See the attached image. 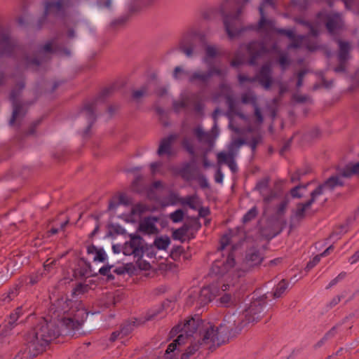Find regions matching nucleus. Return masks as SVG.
I'll return each instance as SVG.
<instances>
[{
	"label": "nucleus",
	"instance_id": "obj_45",
	"mask_svg": "<svg viewBox=\"0 0 359 359\" xmlns=\"http://www.w3.org/2000/svg\"><path fill=\"white\" fill-rule=\"evenodd\" d=\"M309 72V69L304 67L302 69L299 70L297 74V81H296V88H299L302 86L303 80L305 75Z\"/></svg>",
	"mask_w": 359,
	"mask_h": 359
},
{
	"label": "nucleus",
	"instance_id": "obj_46",
	"mask_svg": "<svg viewBox=\"0 0 359 359\" xmlns=\"http://www.w3.org/2000/svg\"><path fill=\"white\" fill-rule=\"evenodd\" d=\"M147 86H143L140 89L133 90L132 92V97L134 100L138 101L147 93Z\"/></svg>",
	"mask_w": 359,
	"mask_h": 359
},
{
	"label": "nucleus",
	"instance_id": "obj_51",
	"mask_svg": "<svg viewBox=\"0 0 359 359\" xmlns=\"http://www.w3.org/2000/svg\"><path fill=\"white\" fill-rule=\"evenodd\" d=\"M257 215V210L255 207L250 210L243 217V221L244 223L249 222L252 219L255 218Z\"/></svg>",
	"mask_w": 359,
	"mask_h": 359
},
{
	"label": "nucleus",
	"instance_id": "obj_43",
	"mask_svg": "<svg viewBox=\"0 0 359 359\" xmlns=\"http://www.w3.org/2000/svg\"><path fill=\"white\" fill-rule=\"evenodd\" d=\"M288 283L284 279L281 280L277 285L276 291L273 294V298H279L287 287Z\"/></svg>",
	"mask_w": 359,
	"mask_h": 359
},
{
	"label": "nucleus",
	"instance_id": "obj_47",
	"mask_svg": "<svg viewBox=\"0 0 359 359\" xmlns=\"http://www.w3.org/2000/svg\"><path fill=\"white\" fill-rule=\"evenodd\" d=\"M88 285H83L81 283H79L73 289L72 292V298L75 297L77 295L83 294L88 290Z\"/></svg>",
	"mask_w": 359,
	"mask_h": 359
},
{
	"label": "nucleus",
	"instance_id": "obj_5",
	"mask_svg": "<svg viewBox=\"0 0 359 359\" xmlns=\"http://www.w3.org/2000/svg\"><path fill=\"white\" fill-rule=\"evenodd\" d=\"M336 173L332 174L323 182L327 191L332 192L337 188L343 187L345 184L344 178H350L353 175H359V162L349 163L344 165H337Z\"/></svg>",
	"mask_w": 359,
	"mask_h": 359
},
{
	"label": "nucleus",
	"instance_id": "obj_36",
	"mask_svg": "<svg viewBox=\"0 0 359 359\" xmlns=\"http://www.w3.org/2000/svg\"><path fill=\"white\" fill-rule=\"evenodd\" d=\"M130 240L128 243L133 247V249H138L143 251L142 238L139 235L130 234Z\"/></svg>",
	"mask_w": 359,
	"mask_h": 359
},
{
	"label": "nucleus",
	"instance_id": "obj_62",
	"mask_svg": "<svg viewBox=\"0 0 359 359\" xmlns=\"http://www.w3.org/2000/svg\"><path fill=\"white\" fill-rule=\"evenodd\" d=\"M116 197H117L120 204L128 205L130 203L129 198L124 194H120Z\"/></svg>",
	"mask_w": 359,
	"mask_h": 359
},
{
	"label": "nucleus",
	"instance_id": "obj_26",
	"mask_svg": "<svg viewBox=\"0 0 359 359\" xmlns=\"http://www.w3.org/2000/svg\"><path fill=\"white\" fill-rule=\"evenodd\" d=\"M177 138L176 135H170L161 140L157 154L159 156L171 154V146L173 142Z\"/></svg>",
	"mask_w": 359,
	"mask_h": 359
},
{
	"label": "nucleus",
	"instance_id": "obj_13",
	"mask_svg": "<svg viewBox=\"0 0 359 359\" xmlns=\"http://www.w3.org/2000/svg\"><path fill=\"white\" fill-rule=\"evenodd\" d=\"M247 49L250 55L249 63L254 65L259 56L271 51H276L277 43H274L271 47H268L264 43L255 41L249 43Z\"/></svg>",
	"mask_w": 359,
	"mask_h": 359
},
{
	"label": "nucleus",
	"instance_id": "obj_40",
	"mask_svg": "<svg viewBox=\"0 0 359 359\" xmlns=\"http://www.w3.org/2000/svg\"><path fill=\"white\" fill-rule=\"evenodd\" d=\"M271 53H276L279 55V58H278V64L280 65V66L281 67L282 69H285L287 67H289L290 65V61L288 60V57H287V54L284 53H281L278 48V47L277 46V50L276 51H271Z\"/></svg>",
	"mask_w": 359,
	"mask_h": 359
},
{
	"label": "nucleus",
	"instance_id": "obj_15",
	"mask_svg": "<svg viewBox=\"0 0 359 359\" xmlns=\"http://www.w3.org/2000/svg\"><path fill=\"white\" fill-rule=\"evenodd\" d=\"M13 111L9 121L10 126H14L16 122H20L26 116L29 107L33 104L31 101H13L11 102Z\"/></svg>",
	"mask_w": 359,
	"mask_h": 359
},
{
	"label": "nucleus",
	"instance_id": "obj_27",
	"mask_svg": "<svg viewBox=\"0 0 359 359\" xmlns=\"http://www.w3.org/2000/svg\"><path fill=\"white\" fill-rule=\"evenodd\" d=\"M156 218L147 217L140 223L138 230L142 233L147 234L156 233L158 229L154 224V222H156Z\"/></svg>",
	"mask_w": 359,
	"mask_h": 359
},
{
	"label": "nucleus",
	"instance_id": "obj_30",
	"mask_svg": "<svg viewBox=\"0 0 359 359\" xmlns=\"http://www.w3.org/2000/svg\"><path fill=\"white\" fill-rule=\"evenodd\" d=\"M339 50L337 55L338 60L347 61L350 58L349 51L351 49L350 44L347 41H338Z\"/></svg>",
	"mask_w": 359,
	"mask_h": 359
},
{
	"label": "nucleus",
	"instance_id": "obj_58",
	"mask_svg": "<svg viewBox=\"0 0 359 359\" xmlns=\"http://www.w3.org/2000/svg\"><path fill=\"white\" fill-rule=\"evenodd\" d=\"M41 123V120L39 119V120H36L35 121H34L29 126V129L27 130V131L26 132V135H34L35 133V130H36V128H37V126L40 124Z\"/></svg>",
	"mask_w": 359,
	"mask_h": 359
},
{
	"label": "nucleus",
	"instance_id": "obj_39",
	"mask_svg": "<svg viewBox=\"0 0 359 359\" xmlns=\"http://www.w3.org/2000/svg\"><path fill=\"white\" fill-rule=\"evenodd\" d=\"M170 257L175 261H180L182 257L185 259L186 256L182 247L177 246L174 248L170 252Z\"/></svg>",
	"mask_w": 359,
	"mask_h": 359
},
{
	"label": "nucleus",
	"instance_id": "obj_14",
	"mask_svg": "<svg viewBox=\"0 0 359 359\" xmlns=\"http://www.w3.org/2000/svg\"><path fill=\"white\" fill-rule=\"evenodd\" d=\"M224 15V25L228 36L230 39H233L240 36L242 34L243 22L241 18L229 16L225 15L222 11Z\"/></svg>",
	"mask_w": 359,
	"mask_h": 359
},
{
	"label": "nucleus",
	"instance_id": "obj_52",
	"mask_svg": "<svg viewBox=\"0 0 359 359\" xmlns=\"http://www.w3.org/2000/svg\"><path fill=\"white\" fill-rule=\"evenodd\" d=\"M320 131L318 128H314L311 130L306 135V141H312L313 140L318 139L320 136Z\"/></svg>",
	"mask_w": 359,
	"mask_h": 359
},
{
	"label": "nucleus",
	"instance_id": "obj_34",
	"mask_svg": "<svg viewBox=\"0 0 359 359\" xmlns=\"http://www.w3.org/2000/svg\"><path fill=\"white\" fill-rule=\"evenodd\" d=\"M25 86L24 82H20L15 85L10 93L9 99L11 102L21 100L20 97L23 89L25 88Z\"/></svg>",
	"mask_w": 359,
	"mask_h": 359
},
{
	"label": "nucleus",
	"instance_id": "obj_18",
	"mask_svg": "<svg viewBox=\"0 0 359 359\" xmlns=\"http://www.w3.org/2000/svg\"><path fill=\"white\" fill-rule=\"evenodd\" d=\"M196 36L189 34L184 36L179 43V50L184 53L187 57H191L195 53Z\"/></svg>",
	"mask_w": 359,
	"mask_h": 359
},
{
	"label": "nucleus",
	"instance_id": "obj_57",
	"mask_svg": "<svg viewBox=\"0 0 359 359\" xmlns=\"http://www.w3.org/2000/svg\"><path fill=\"white\" fill-rule=\"evenodd\" d=\"M219 302L224 306H229L232 304L231 296L229 294H224L219 298Z\"/></svg>",
	"mask_w": 359,
	"mask_h": 359
},
{
	"label": "nucleus",
	"instance_id": "obj_16",
	"mask_svg": "<svg viewBox=\"0 0 359 359\" xmlns=\"http://www.w3.org/2000/svg\"><path fill=\"white\" fill-rule=\"evenodd\" d=\"M283 224L281 217H271L267 219L266 226L262 227L261 233L266 238H271L281 231Z\"/></svg>",
	"mask_w": 359,
	"mask_h": 359
},
{
	"label": "nucleus",
	"instance_id": "obj_8",
	"mask_svg": "<svg viewBox=\"0 0 359 359\" xmlns=\"http://www.w3.org/2000/svg\"><path fill=\"white\" fill-rule=\"evenodd\" d=\"M245 144V141L242 139H238L233 141L229 146L228 151H221L217 154V163L226 164L233 172H236L237 165L235 162V158L238 154L239 148Z\"/></svg>",
	"mask_w": 359,
	"mask_h": 359
},
{
	"label": "nucleus",
	"instance_id": "obj_23",
	"mask_svg": "<svg viewBox=\"0 0 359 359\" xmlns=\"http://www.w3.org/2000/svg\"><path fill=\"white\" fill-rule=\"evenodd\" d=\"M266 25H271V22L269 21V18H264L260 15L259 20L257 25H250L242 27V34L248 31H255L259 33H264L266 35Z\"/></svg>",
	"mask_w": 359,
	"mask_h": 359
},
{
	"label": "nucleus",
	"instance_id": "obj_61",
	"mask_svg": "<svg viewBox=\"0 0 359 359\" xmlns=\"http://www.w3.org/2000/svg\"><path fill=\"white\" fill-rule=\"evenodd\" d=\"M287 203H288V202L285 201H283L280 203L279 207L276 212V217H281L280 216L285 212Z\"/></svg>",
	"mask_w": 359,
	"mask_h": 359
},
{
	"label": "nucleus",
	"instance_id": "obj_63",
	"mask_svg": "<svg viewBox=\"0 0 359 359\" xmlns=\"http://www.w3.org/2000/svg\"><path fill=\"white\" fill-rule=\"evenodd\" d=\"M269 182V178H264L257 184L256 188L260 191L266 189L268 187Z\"/></svg>",
	"mask_w": 359,
	"mask_h": 359
},
{
	"label": "nucleus",
	"instance_id": "obj_28",
	"mask_svg": "<svg viewBox=\"0 0 359 359\" xmlns=\"http://www.w3.org/2000/svg\"><path fill=\"white\" fill-rule=\"evenodd\" d=\"M293 48H299L305 46L309 50H316L320 48L318 44L310 45L308 43V38L306 36L295 35L293 34Z\"/></svg>",
	"mask_w": 359,
	"mask_h": 359
},
{
	"label": "nucleus",
	"instance_id": "obj_2",
	"mask_svg": "<svg viewBox=\"0 0 359 359\" xmlns=\"http://www.w3.org/2000/svg\"><path fill=\"white\" fill-rule=\"evenodd\" d=\"M226 340V328L224 325L215 326L209 325L204 327L199 337L196 340H189L191 343L186 351L182 354L181 359H189L201 346H205L208 349L213 351L224 344Z\"/></svg>",
	"mask_w": 359,
	"mask_h": 359
},
{
	"label": "nucleus",
	"instance_id": "obj_56",
	"mask_svg": "<svg viewBox=\"0 0 359 359\" xmlns=\"http://www.w3.org/2000/svg\"><path fill=\"white\" fill-rule=\"evenodd\" d=\"M187 102L184 100H182L180 101H175L173 102V109L175 111L178 112L180 109L187 107Z\"/></svg>",
	"mask_w": 359,
	"mask_h": 359
},
{
	"label": "nucleus",
	"instance_id": "obj_41",
	"mask_svg": "<svg viewBox=\"0 0 359 359\" xmlns=\"http://www.w3.org/2000/svg\"><path fill=\"white\" fill-rule=\"evenodd\" d=\"M266 6H270L272 8L275 7V1L274 0H262L259 6V15L263 17L264 18H268L266 13L265 11V8Z\"/></svg>",
	"mask_w": 359,
	"mask_h": 359
},
{
	"label": "nucleus",
	"instance_id": "obj_64",
	"mask_svg": "<svg viewBox=\"0 0 359 359\" xmlns=\"http://www.w3.org/2000/svg\"><path fill=\"white\" fill-rule=\"evenodd\" d=\"M241 102L243 104H248L255 102V98L249 93H244L241 95Z\"/></svg>",
	"mask_w": 359,
	"mask_h": 359
},
{
	"label": "nucleus",
	"instance_id": "obj_22",
	"mask_svg": "<svg viewBox=\"0 0 359 359\" xmlns=\"http://www.w3.org/2000/svg\"><path fill=\"white\" fill-rule=\"evenodd\" d=\"M51 53H53V42L48 41L38 51L36 57L32 60V62L39 65L50 59L48 55Z\"/></svg>",
	"mask_w": 359,
	"mask_h": 359
},
{
	"label": "nucleus",
	"instance_id": "obj_32",
	"mask_svg": "<svg viewBox=\"0 0 359 359\" xmlns=\"http://www.w3.org/2000/svg\"><path fill=\"white\" fill-rule=\"evenodd\" d=\"M225 99H226V104L228 105V108H229L228 112L229 114H236L241 118H244L243 114L238 112L236 100L233 98V97L232 96V95L229 93H226L225 95Z\"/></svg>",
	"mask_w": 359,
	"mask_h": 359
},
{
	"label": "nucleus",
	"instance_id": "obj_48",
	"mask_svg": "<svg viewBox=\"0 0 359 359\" xmlns=\"http://www.w3.org/2000/svg\"><path fill=\"white\" fill-rule=\"evenodd\" d=\"M182 204H186L191 209L196 210L198 208V204L196 201V198L194 196H188L185 198L182 202Z\"/></svg>",
	"mask_w": 359,
	"mask_h": 359
},
{
	"label": "nucleus",
	"instance_id": "obj_12",
	"mask_svg": "<svg viewBox=\"0 0 359 359\" xmlns=\"http://www.w3.org/2000/svg\"><path fill=\"white\" fill-rule=\"evenodd\" d=\"M234 250L235 247H233L231 252L228 255L225 261L217 260L213 263L211 268V272L213 274L222 276L233 268L238 266Z\"/></svg>",
	"mask_w": 359,
	"mask_h": 359
},
{
	"label": "nucleus",
	"instance_id": "obj_9",
	"mask_svg": "<svg viewBox=\"0 0 359 359\" xmlns=\"http://www.w3.org/2000/svg\"><path fill=\"white\" fill-rule=\"evenodd\" d=\"M263 305L260 301L252 302L242 313L237 328L241 330L250 323L257 322L262 316Z\"/></svg>",
	"mask_w": 359,
	"mask_h": 359
},
{
	"label": "nucleus",
	"instance_id": "obj_35",
	"mask_svg": "<svg viewBox=\"0 0 359 359\" xmlns=\"http://www.w3.org/2000/svg\"><path fill=\"white\" fill-rule=\"evenodd\" d=\"M195 135L198 138V141L201 142H205L208 144H212V139L211 137L210 134L204 132L202 128H197L195 129Z\"/></svg>",
	"mask_w": 359,
	"mask_h": 359
},
{
	"label": "nucleus",
	"instance_id": "obj_3",
	"mask_svg": "<svg viewBox=\"0 0 359 359\" xmlns=\"http://www.w3.org/2000/svg\"><path fill=\"white\" fill-rule=\"evenodd\" d=\"M182 323V330L183 334H179L173 341L170 344L164 353L165 359H178L176 357V351L177 347L189 342V340L199 337V334L203 332L204 327L211 325L210 323L204 324L198 316L190 317Z\"/></svg>",
	"mask_w": 359,
	"mask_h": 359
},
{
	"label": "nucleus",
	"instance_id": "obj_49",
	"mask_svg": "<svg viewBox=\"0 0 359 359\" xmlns=\"http://www.w3.org/2000/svg\"><path fill=\"white\" fill-rule=\"evenodd\" d=\"M182 329V323H179L177 325L174 326L170 331L168 339H171L177 335L178 336L180 334H183Z\"/></svg>",
	"mask_w": 359,
	"mask_h": 359
},
{
	"label": "nucleus",
	"instance_id": "obj_29",
	"mask_svg": "<svg viewBox=\"0 0 359 359\" xmlns=\"http://www.w3.org/2000/svg\"><path fill=\"white\" fill-rule=\"evenodd\" d=\"M310 183L304 184L293 185V199H303L307 196L310 197V189L309 187Z\"/></svg>",
	"mask_w": 359,
	"mask_h": 359
},
{
	"label": "nucleus",
	"instance_id": "obj_38",
	"mask_svg": "<svg viewBox=\"0 0 359 359\" xmlns=\"http://www.w3.org/2000/svg\"><path fill=\"white\" fill-rule=\"evenodd\" d=\"M149 207L144 203H137L135 205L133 206L131 209V214L133 215H141L143 213L149 211Z\"/></svg>",
	"mask_w": 359,
	"mask_h": 359
},
{
	"label": "nucleus",
	"instance_id": "obj_6",
	"mask_svg": "<svg viewBox=\"0 0 359 359\" xmlns=\"http://www.w3.org/2000/svg\"><path fill=\"white\" fill-rule=\"evenodd\" d=\"M97 118V100L85 102L76 116V121L84 137H89L90 128Z\"/></svg>",
	"mask_w": 359,
	"mask_h": 359
},
{
	"label": "nucleus",
	"instance_id": "obj_54",
	"mask_svg": "<svg viewBox=\"0 0 359 359\" xmlns=\"http://www.w3.org/2000/svg\"><path fill=\"white\" fill-rule=\"evenodd\" d=\"M338 61H339V65L334 67V71L337 73L346 72L348 62L344 61V60H338Z\"/></svg>",
	"mask_w": 359,
	"mask_h": 359
},
{
	"label": "nucleus",
	"instance_id": "obj_59",
	"mask_svg": "<svg viewBox=\"0 0 359 359\" xmlns=\"http://www.w3.org/2000/svg\"><path fill=\"white\" fill-rule=\"evenodd\" d=\"M206 55L209 57H215L217 55V49L212 46H208L205 48Z\"/></svg>",
	"mask_w": 359,
	"mask_h": 359
},
{
	"label": "nucleus",
	"instance_id": "obj_37",
	"mask_svg": "<svg viewBox=\"0 0 359 359\" xmlns=\"http://www.w3.org/2000/svg\"><path fill=\"white\" fill-rule=\"evenodd\" d=\"M123 252L125 255H133L134 257H141L143 254V251H140L138 249H133V247L129 245L128 242L124 244L123 248Z\"/></svg>",
	"mask_w": 359,
	"mask_h": 359
},
{
	"label": "nucleus",
	"instance_id": "obj_4",
	"mask_svg": "<svg viewBox=\"0 0 359 359\" xmlns=\"http://www.w3.org/2000/svg\"><path fill=\"white\" fill-rule=\"evenodd\" d=\"M295 21L304 26L309 34L313 36H317L320 32V28L323 23L331 34H334L342 30L344 27V22L342 15L339 13H330L320 11L317 13L316 18L313 23L305 22L300 19H296Z\"/></svg>",
	"mask_w": 359,
	"mask_h": 359
},
{
	"label": "nucleus",
	"instance_id": "obj_42",
	"mask_svg": "<svg viewBox=\"0 0 359 359\" xmlns=\"http://www.w3.org/2000/svg\"><path fill=\"white\" fill-rule=\"evenodd\" d=\"M170 243V240L168 237H159L155 239L154 244L158 250H165L168 247Z\"/></svg>",
	"mask_w": 359,
	"mask_h": 359
},
{
	"label": "nucleus",
	"instance_id": "obj_44",
	"mask_svg": "<svg viewBox=\"0 0 359 359\" xmlns=\"http://www.w3.org/2000/svg\"><path fill=\"white\" fill-rule=\"evenodd\" d=\"M189 226L187 224H184L182 227L175 230L172 233L174 239H182L188 232Z\"/></svg>",
	"mask_w": 359,
	"mask_h": 359
},
{
	"label": "nucleus",
	"instance_id": "obj_55",
	"mask_svg": "<svg viewBox=\"0 0 359 359\" xmlns=\"http://www.w3.org/2000/svg\"><path fill=\"white\" fill-rule=\"evenodd\" d=\"M182 146L192 156H195L194 146L188 139H184L182 141Z\"/></svg>",
	"mask_w": 359,
	"mask_h": 359
},
{
	"label": "nucleus",
	"instance_id": "obj_10",
	"mask_svg": "<svg viewBox=\"0 0 359 359\" xmlns=\"http://www.w3.org/2000/svg\"><path fill=\"white\" fill-rule=\"evenodd\" d=\"M69 5L70 0L46 1L44 2V13L39 21V27L43 25L48 15H53L55 17L63 16L65 9L69 7Z\"/></svg>",
	"mask_w": 359,
	"mask_h": 359
},
{
	"label": "nucleus",
	"instance_id": "obj_24",
	"mask_svg": "<svg viewBox=\"0 0 359 359\" xmlns=\"http://www.w3.org/2000/svg\"><path fill=\"white\" fill-rule=\"evenodd\" d=\"M258 79L259 83L266 89H268L271 84V69L269 64L263 65L260 69Z\"/></svg>",
	"mask_w": 359,
	"mask_h": 359
},
{
	"label": "nucleus",
	"instance_id": "obj_19",
	"mask_svg": "<svg viewBox=\"0 0 359 359\" xmlns=\"http://www.w3.org/2000/svg\"><path fill=\"white\" fill-rule=\"evenodd\" d=\"M328 193L323 184L321 183L315 189L310 190V197L308 199L312 203L317 201L323 205L327 201Z\"/></svg>",
	"mask_w": 359,
	"mask_h": 359
},
{
	"label": "nucleus",
	"instance_id": "obj_60",
	"mask_svg": "<svg viewBox=\"0 0 359 359\" xmlns=\"http://www.w3.org/2000/svg\"><path fill=\"white\" fill-rule=\"evenodd\" d=\"M120 205L119 201L116 196L113 197L109 203L108 206V210H113L116 209Z\"/></svg>",
	"mask_w": 359,
	"mask_h": 359
},
{
	"label": "nucleus",
	"instance_id": "obj_11",
	"mask_svg": "<svg viewBox=\"0 0 359 359\" xmlns=\"http://www.w3.org/2000/svg\"><path fill=\"white\" fill-rule=\"evenodd\" d=\"M264 259L263 255L256 248H250L245 254L242 263L236 267L238 272H246L261 264Z\"/></svg>",
	"mask_w": 359,
	"mask_h": 359
},
{
	"label": "nucleus",
	"instance_id": "obj_17",
	"mask_svg": "<svg viewBox=\"0 0 359 359\" xmlns=\"http://www.w3.org/2000/svg\"><path fill=\"white\" fill-rule=\"evenodd\" d=\"M217 287L216 286H209L203 287L200 292L196 295V306H204L216 296ZM196 298L192 295L189 296V299Z\"/></svg>",
	"mask_w": 359,
	"mask_h": 359
},
{
	"label": "nucleus",
	"instance_id": "obj_31",
	"mask_svg": "<svg viewBox=\"0 0 359 359\" xmlns=\"http://www.w3.org/2000/svg\"><path fill=\"white\" fill-rule=\"evenodd\" d=\"M13 50V44L8 36L3 35L0 39V58L10 54Z\"/></svg>",
	"mask_w": 359,
	"mask_h": 359
},
{
	"label": "nucleus",
	"instance_id": "obj_25",
	"mask_svg": "<svg viewBox=\"0 0 359 359\" xmlns=\"http://www.w3.org/2000/svg\"><path fill=\"white\" fill-rule=\"evenodd\" d=\"M155 315H148L146 316L142 320H135L133 322H128L124 324H123L121 327V332L122 333V337L127 336L133 330V327L135 326V323L137 325H142L145 323L147 321L151 320L153 319Z\"/></svg>",
	"mask_w": 359,
	"mask_h": 359
},
{
	"label": "nucleus",
	"instance_id": "obj_53",
	"mask_svg": "<svg viewBox=\"0 0 359 359\" xmlns=\"http://www.w3.org/2000/svg\"><path fill=\"white\" fill-rule=\"evenodd\" d=\"M112 266H113L111 265L104 266L100 269L99 273L102 276H107L109 280H112L114 279V276L109 273L110 269L112 268Z\"/></svg>",
	"mask_w": 359,
	"mask_h": 359
},
{
	"label": "nucleus",
	"instance_id": "obj_33",
	"mask_svg": "<svg viewBox=\"0 0 359 359\" xmlns=\"http://www.w3.org/2000/svg\"><path fill=\"white\" fill-rule=\"evenodd\" d=\"M312 101L311 97L309 95L293 93V107H296L297 104H311Z\"/></svg>",
	"mask_w": 359,
	"mask_h": 359
},
{
	"label": "nucleus",
	"instance_id": "obj_7",
	"mask_svg": "<svg viewBox=\"0 0 359 359\" xmlns=\"http://www.w3.org/2000/svg\"><path fill=\"white\" fill-rule=\"evenodd\" d=\"M213 76H217L223 80L226 76V70L217 66H211L206 72L201 71L194 72L189 76L188 81L192 85L205 87L209 85L210 79Z\"/></svg>",
	"mask_w": 359,
	"mask_h": 359
},
{
	"label": "nucleus",
	"instance_id": "obj_50",
	"mask_svg": "<svg viewBox=\"0 0 359 359\" xmlns=\"http://www.w3.org/2000/svg\"><path fill=\"white\" fill-rule=\"evenodd\" d=\"M184 212L181 209H178L170 215V218L173 222H179L183 219Z\"/></svg>",
	"mask_w": 359,
	"mask_h": 359
},
{
	"label": "nucleus",
	"instance_id": "obj_20",
	"mask_svg": "<svg viewBox=\"0 0 359 359\" xmlns=\"http://www.w3.org/2000/svg\"><path fill=\"white\" fill-rule=\"evenodd\" d=\"M311 205L312 203L309 199L296 203L294 217L298 224L305 219Z\"/></svg>",
	"mask_w": 359,
	"mask_h": 359
},
{
	"label": "nucleus",
	"instance_id": "obj_1",
	"mask_svg": "<svg viewBox=\"0 0 359 359\" xmlns=\"http://www.w3.org/2000/svg\"><path fill=\"white\" fill-rule=\"evenodd\" d=\"M49 313L50 319L43 318L27 335L29 348L34 355L42 353L61 334H71L80 328L88 314L80 301L63 299H57Z\"/></svg>",
	"mask_w": 359,
	"mask_h": 359
},
{
	"label": "nucleus",
	"instance_id": "obj_21",
	"mask_svg": "<svg viewBox=\"0 0 359 359\" xmlns=\"http://www.w3.org/2000/svg\"><path fill=\"white\" fill-rule=\"evenodd\" d=\"M269 21L271 22V25H266V36H268L269 39H273L271 33H274L280 36H285L292 40V29L277 28L276 27V22L274 20L269 18Z\"/></svg>",
	"mask_w": 359,
	"mask_h": 359
}]
</instances>
